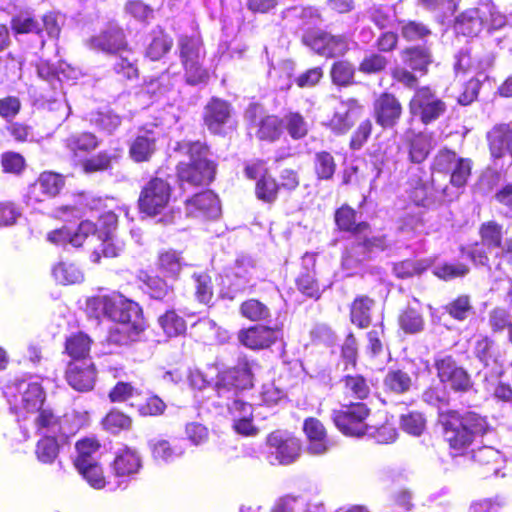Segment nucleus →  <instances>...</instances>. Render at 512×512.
I'll return each instance as SVG.
<instances>
[{
    "label": "nucleus",
    "mask_w": 512,
    "mask_h": 512,
    "mask_svg": "<svg viewBox=\"0 0 512 512\" xmlns=\"http://www.w3.org/2000/svg\"><path fill=\"white\" fill-rule=\"evenodd\" d=\"M252 364L240 362L236 367L221 372L215 384L220 401L227 407L233 420L234 431L242 436H256L259 429L253 424V406L240 397V392L252 386Z\"/></svg>",
    "instance_id": "f257e3e1"
},
{
    "label": "nucleus",
    "mask_w": 512,
    "mask_h": 512,
    "mask_svg": "<svg viewBox=\"0 0 512 512\" xmlns=\"http://www.w3.org/2000/svg\"><path fill=\"white\" fill-rule=\"evenodd\" d=\"M335 221L341 230L354 231L356 241L347 248L342 259L343 267L355 270L362 262L370 259L373 254L383 251L387 244L384 236L368 237L366 231L369 226L362 222L356 224V213L349 206H342L336 211Z\"/></svg>",
    "instance_id": "f03ea898"
},
{
    "label": "nucleus",
    "mask_w": 512,
    "mask_h": 512,
    "mask_svg": "<svg viewBox=\"0 0 512 512\" xmlns=\"http://www.w3.org/2000/svg\"><path fill=\"white\" fill-rule=\"evenodd\" d=\"M439 421L444 429L445 440L458 451L467 448L476 436L483 435L488 428L486 418L474 411L441 412Z\"/></svg>",
    "instance_id": "7ed1b4c3"
},
{
    "label": "nucleus",
    "mask_w": 512,
    "mask_h": 512,
    "mask_svg": "<svg viewBox=\"0 0 512 512\" xmlns=\"http://www.w3.org/2000/svg\"><path fill=\"white\" fill-rule=\"evenodd\" d=\"M179 146L190 157L189 163H181L178 166L179 180L194 186L209 184L214 179L215 164L207 158L208 148L199 141Z\"/></svg>",
    "instance_id": "20e7f679"
},
{
    "label": "nucleus",
    "mask_w": 512,
    "mask_h": 512,
    "mask_svg": "<svg viewBox=\"0 0 512 512\" xmlns=\"http://www.w3.org/2000/svg\"><path fill=\"white\" fill-rule=\"evenodd\" d=\"M4 395L10 410L19 417L24 413L37 412L45 400L42 386L31 378L17 379L8 384Z\"/></svg>",
    "instance_id": "39448f33"
},
{
    "label": "nucleus",
    "mask_w": 512,
    "mask_h": 512,
    "mask_svg": "<svg viewBox=\"0 0 512 512\" xmlns=\"http://www.w3.org/2000/svg\"><path fill=\"white\" fill-rule=\"evenodd\" d=\"M111 320L117 322L115 333L126 335L123 339H113L121 343L128 340H135L144 329V321L140 306L121 295H115L114 307L112 308ZM112 333V338H114Z\"/></svg>",
    "instance_id": "423d86ee"
},
{
    "label": "nucleus",
    "mask_w": 512,
    "mask_h": 512,
    "mask_svg": "<svg viewBox=\"0 0 512 512\" xmlns=\"http://www.w3.org/2000/svg\"><path fill=\"white\" fill-rule=\"evenodd\" d=\"M178 46L187 82L191 85L205 82L208 74L202 66L205 53L201 40L196 36H181Z\"/></svg>",
    "instance_id": "0eeeda50"
},
{
    "label": "nucleus",
    "mask_w": 512,
    "mask_h": 512,
    "mask_svg": "<svg viewBox=\"0 0 512 512\" xmlns=\"http://www.w3.org/2000/svg\"><path fill=\"white\" fill-rule=\"evenodd\" d=\"M75 414L57 415L51 408H40L34 418L36 433L39 436L68 438L80 428Z\"/></svg>",
    "instance_id": "6e6552de"
},
{
    "label": "nucleus",
    "mask_w": 512,
    "mask_h": 512,
    "mask_svg": "<svg viewBox=\"0 0 512 512\" xmlns=\"http://www.w3.org/2000/svg\"><path fill=\"white\" fill-rule=\"evenodd\" d=\"M366 404L357 402L343 405L338 410H333L332 419L335 426L346 436L360 437L369 431V425L365 420L369 415Z\"/></svg>",
    "instance_id": "1a4fd4ad"
},
{
    "label": "nucleus",
    "mask_w": 512,
    "mask_h": 512,
    "mask_svg": "<svg viewBox=\"0 0 512 512\" xmlns=\"http://www.w3.org/2000/svg\"><path fill=\"white\" fill-rule=\"evenodd\" d=\"M481 242L475 243L466 250L467 256L475 265L487 266L488 253L499 250L503 245V226L496 221H487L480 225Z\"/></svg>",
    "instance_id": "9d476101"
},
{
    "label": "nucleus",
    "mask_w": 512,
    "mask_h": 512,
    "mask_svg": "<svg viewBox=\"0 0 512 512\" xmlns=\"http://www.w3.org/2000/svg\"><path fill=\"white\" fill-rule=\"evenodd\" d=\"M171 185L164 179L155 177L141 190L138 204L141 212L148 216L163 213L169 206L171 199Z\"/></svg>",
    "instance_id": "9b49d317"
},
{
    "label": "nucleus",
    "mask_w": 512,
    "mask_h": 512,
    "mask_svg": "<svg viewBox=\"0 0 512 512\" xmlns=\"http://www.w3.org/2000/svg\"><path fill=\"white\" fill-rule=\"evenodd\" d=\"M110 468L114 477L111 490L125 489L141 470L142 459L137 450L124 446L115 452Z\"/></svg>",
    "instance_id": "f8f14e48"
},
{
    "label": "nucleus",
    "mask_w": 512,
    "mask_h": 512,
    "mask_svg": "<svg viewBox=\"0 0 512 512\" xmlns=\"http://www.w3.org/2000/svg\"><path fill=\"white\" fill-rule=\"evenodd\" d=\"M267 459L272 465H288L300 455V441L284 431L270 433L266 440Z\"/></svg>",
    "instance_id": "ddd939ff"
},
{
    "label": "nucleus",
    "mask_w": 512,
    "mask_h": 512,
    "mask_svg": "<svg viewBox=\"0 0 512 512\" xmlns=\"http://www.w3.org/2000/svg\"><path fill=\"white\" fill-rule=\"evenodd\" d=\"M434 368L440 382L448 384L452 390L466 392L472 387L469 374L451 355L437 354L434 358Z\"/></svg>",
    "instance_id": "4468645a"
},
{
    "label": "nucleus",
    "mask_w": 512,
    "mask_h": 512,
    "mask_svg": "<svg viewBox=\"0 0 512 512\" xmlns=\"http://www.w3.org/2000/svg\"><path fill=\"white\" fill-rule=\"evenodd\" d=\"M410 112L428 124L446 111V104L427 86L416 89L410 100Z\"/></svg>",
    "instance_id": "2eb2a0df"
},
{
    "label": "nucleus",
    "mask_w": 512,
    "mask_h": 512,
    "mask_svg": "<svg viewBox=\"0 0 512 512\" xmlns=\"http://www.w3.org/2000/svg\"><path fill=\"white\" fill-rule=\"evenodd\" d=\"M86 45L91 50L115 55L125 52L128 48L123 30L115 25H110L99 34L90 37Z\"/></svg>",
    "instance_id": "dca6fc26"
},
{
    "label": "nucleus",
    "mask_w": 512,
    "mask_h": 512,
    "mask_svg": "<svg viewBox=\"0 0 512 512\" xmlns=\"http://www.w3.org/2000/svg\"><path fill=\"white\" fill-rule=\"evenodd\" d=\"M363 106L354 98L341 100L334 108L328 127L337 134L348 132L361 116Z\"/></svg>",
    "instance_id": "f3484780"
},
{
    "label": "nucleus",
    "mask_w": 512,
    "mask_h": 512,
    "mask_svg": "<svg viewBox=\"0 0 512 512\" xmlns=\"http://www.w3.org/2000/svg\"><path fill=\"white\" fill-rule=\"evenodd\" d=\"M66 381L79 392H88L94 388L96 370L91 360L72 361L66 370Z\"/></svg>",
    "instance_id": "a211bd4d"
},
{
    "label": "nucleus",
    "mask_w": 512,
    "mask_h": 512,
    "mask_svg": "<svg viewBox=\"0 0 512 512\" xmlns=\"http://www.w3.org/2000/svg\"><path fill=\"white\" fill-rule=\"evenodd\" d=\"M304 42L316 53L325 57L342 56L349 49L348 40L344 36L318 33L304 37Z\"/></svg>",
    "instance_id": "6ab92c4d"
},
{
    "label": "nucleus",
    "mask_w": 512,
    "mask_h": 512,
    "mask_svg": "<svg viewBox=\"0 0 512 512\" xmlns=\"http://www.w3.org/2000/svg\"><path fill=\"white\" fill-rule=\"evenodd\" d=\"M186 213L190 217L214 219L220 215V204L216 194L210 190L203 191L187 199Z\"/></svg>",
    "instance_id": "aec40b11"
},
{
    "label": "nucleus",
    "mask_w": 512,
    "mask_h": 512,
    "mask_svg": "<svg viewBox=\"0 0 512 512\" xmlns=\"http://www.w3.org/2000/svg\"><path fill=\"white\" fill-rule=\"evenodd\" d=\"M96 232L95 223L90 220L82 221L77 230L71 232L66 227L51 231L47 235V240L56 245L80 247L90 237H94Z\"/></svg>",
    "instance_id": "412c9836"
},
{
    "label": "nucleus",
    "mask_w": 512,
    "mask_h": 512,
    "mask_svg": "<svg viewBox=\"0 0 512 512\" xmlns=\"http://www.w3.org/2000/svg\"><path fill=\"white\" fill-rule=\"evenodd\" d=\"M64 178L57 173L46 171L29 186L27 197L29 201L38 203L46 198L55 197L64 186Z\"/></svg>",
    "instance_id": "4be33fe9"
},
{
    "label": "nucleus",
    "mask_w": 512,
    "mask_h": 512,
    "mask_svg": "<svg viewBox=\"0 0 512 512\" xmlns=\"http://www.w3.org/2000/svg\"><path fill=\"white\" fill-rule=\"evenodd\" d=\"M373 110L376 123L383 128L394 127L402 114L400 102L390 93H382L375 100Z\"/></svg>",
    "instance_id": "5701e85b"
},
{
    "label": "nucleus",
    "mask_w": 512,
    "mask_h": 512,
    "mask_svg": "<svg viewBox=\"0 0 512 512\" xmlns=\"http://www.w3.org/2000/svg\"><path fill=\"white\" fill-rule=\"evenodd\" d=\"M486 137L491 156L494 160L509 155L512 162V122L495 125L487 133Z\"/></svg>",
    "instance_id": "b1692460"
},
{
    "label": "nucleus",
    "mask_w": 512,
    "mask_h": 512,
    "mask_svg": "<svg viewBox=\"0 0 512 512\" xmlns=\"http://www.w3.org/2000/svg\"><path fill=\"white\" fill-rule=\"evenodd\" d=\"M490 7L489 5H480L460 14L456 18L455 31L464 36L473 37L478 35L485 24L486 10Z\"/></svg>",
    "instance_id": "393cba45"
},
{
    "label": "nucleus",
    "mask_w": 512,
    "mask_h": 512,
    "mask_svg": "<svg viewBox=\"0 0 512 512\" xmlns=\"http://www.w3.org/2000/svg\"><path fill=\"white\" fill-rule=\"evenodd\" d=\"M232 108L227 101L213 98L206 105L204 111V123L214 134L222 133L223 126L231 117Z\"/></svg>",
    "instance_id": "a878e982"
},
{
    "label": "nucleus",
    "mask_w": 512,
    "mask_h": 512,
    "mask_svg": "<svg viewBox=\"0 0 512 512\" xmlns=\"http://www.w3.org/2000/svg\"><path fill=\"white\" fill-rule=\"evenodd\" d=\"M304 432L308 439L307 451L312 455L326 453L331 443L327 438L323 424L315 419L309 418L304 422Z\"/></svg>",
    "instance_id": "bb28decb"
},
{
    "label": "nucleus",
    "mask_w": 512,
    "mask_h": 512,
    "mask_svg": "<svg viewBox=\"0 0 512 512\" xmlns=\"http://www.w3.org/2000/svg\"><path fill=\"white\" fill-rule=\"evenodd\" d=\"M173 46V39L159 26L146 37L145 55L152 61L160 60Z\"/></svg>",
    "instance_id": "cd10ccee"
},
{
    "label": "nucleus",
    "mask_w": 512,
    "mask_h": 512,
    "mask_svg": "<svg viewBox=\"0 0 512 512\" xmlns=\"http://www.w3.org/2000/svg\"><path fill=\"white\" fill-rule=\"evenodd\" d=\"M275 330L265 326H255L239 332L238 339L250 349H264L275 342Z\"/></svg>",
    "instance_id": "c85d7f7f"
},
{
    "label": "nucleus",
    "mask_w": 512,
    "mask_h": 512,
    "mask_svg": "<svg viewBox=\"0 0 512 512\" xmlns=\"http://www.w3.org/2000/svg\"><path fill=\"white\" fill-rule=\"evenodd\" d=\"M402 62L412 71L425 75L432 63V54L428 47H409L400 53Z\"/></svg>",
    "instance_id": "c756f323"
},
{
    "label": "nucleus",
    "mask_w": 512,
    "mask_h": 512,
    "mask_svg": "<svg viewBox=\"0 0 512 512\" xmlns=\"http://www.w3.org/2000/svg\"><path fill=\"white\" fill-rule=\"evenodd\" d=\"M156 134L153 131H144L131 143L129 153L136 162H143L150 159L155 151Z\"/></svg>",
    "instance_id": "7c9ffc66"
},
{
    "label": "nucleus",
    "mask_w": 512,
    "mask_h": 512,
    "mask_svg": "<svg viewBox=\"0 0 512 512\" xmlns=\"http://www.w3.org/2000/svg\"><path fill=\"white\" fill-rule=\"evenodd\" d=\"M383 385L386 391L401 395L410 391L413 379L408 372L402 369H389L384 377Z\"/></svg>",
    "instance_id": "2f4dec72"
},
{
    "label": "nucleus",
    "mask_w": 512,
    "mask_h": 512,
    "mask_svg": "<svg viewBox=\"0 0 512 512\" xmlns=\"http://www.w3.org/2000/svg\"><path fill=\"white\" fill-rule=\"evenodd\" d=\"M67 438L41 436L36 444L35 455L43 464H52L58 456L59 447Z\"/></svg>",
    "instance_id": "473e14b6"
},
{
    "label": "nucleus",
    "mask_w": 512,
    "mask_h": 512,
    "mask_svg": "<svg viewBox=\"0 0 512 512\" xmlns=\"http://www.w3.org/2000/svg\"><path fill=\"white\" fill-rule=\"evenodd\" d=\"M158 324L163 333L171 338L186 332V321L174 309L166 310L158 317Z\"/></svg>",
    "instance_id": "72a5a7b5"
},
{
    "label": "nucleus",
    "mask_w": 512,
    "mask_h": 512,
    "mask_svg": "<svg viewBox=\"0 0 512 512\" xmlns=\"http://www.w3.org/2000/svg\"><path fill=\"white\" fill-rule=\"evenodd\" d=\"M374 300L367 296L357 297L351 305V321L359 328H367L371 323V310Z\"/></svg>",
    "instance_id": "f704fd0d"
},
{
    "label": "nucleus",
    "mask_w": 512,
    "mask_h": 512,
    "mask_svg": "<svg viewBox=\"0 0 512 512\" xmlns=\"http://www.w3.org/2000/svg\"><path fill=\"white\" fill-rule=\"evenodd\" d=\"M419 306V301L413 298V301L408 303L406 310L400 315V326L407 333H417L423 329L424 320Z\"/></svg>",
    "instance_id": "c9c22d12"
},
{
    "label": "nucleus",
    "mask_w": 512,
    "mask_h": 512,
    "mask_svg": "<svg viewBox=\"0 0 512 512\" xmlns=\"http://www.w3.org/2000/svg\"><path fill=\"white\" fill-rule=\"evenodd\" d=\"M152 456L157 461L169 463L181 457L184 450L180 446H172L165 439H152L149 441Z\"/></svg>",
    "instance_id": "e433bc0d"
},
{
    "label": "nucleus",
    "mask_w": 512,
    "mask_h": 512,
    "mask_svg": "<svg viewBox=\"0 0 512 512\" xmlns=\"http://www.w3.org/2000/svg\"><path fill=\"white\" fill-rule=\"evenodd\" d=\"M196 328L201 334L199 337L204 343L210 344H224L229 340V335L226 331L217 326L215 321L211 319H201L197 322Z\"/></svg>",
    "instance_id": "4c0bfd02"
},
{
    "label": "nucleus",
    "mask_w": 512,
    "mask_h": 512,
    "mask_svg": "<svg viewBox=\"0 0 512 512\" xmlns=\"http://www.w3.org/2000/svg\"><path fill=\"white\" fill-rule=\"evenodd\" d=\"M79 474L88 482V484L95 489H103L107 487L111 490L114 486L113 482L106 480L103 475V470L98 464V461H93L90 464H85L83 467H75Z\"/></svg>",
    "instance_id": "58836bf2"
},
{
    "label": "nucleus",
    "mask_w": 512,
    "mask_h": 512,
    "mask_svg": "<svg viewBox=\"0 0 512 512\" xmlns=\"http://www.w3.org/2000/svg\"><path fill=\"white\" fill-rule=\"evenodd\" d=\"M98 144L96 136L89 132L72 134L65 140V146L75 156L96 149Z\"/></svg>",
    "instance_id": "ea45409f"
},
{
    "label": "nucleus",
    "mask_w": 512,
    "mask_h": 512,
    "mask_svg": "<svg viewBox=\"0 0 512 512\" xmlns=\"http://www.w3.org/2000/svg\"><path fill=\"white\" fill-rule=\"evenodd\" d=\"M91 339L84 333L72 335L66 340V352L73 361L91 360L88 358Z\"/></svg>",
    "instance_id": "a19ab883"
},
{
    "label": "nucleus",
    "mask_w": 512,
    "mask_h": 512,
    "mask_svg": "<svg viewBox=\"0 0 512 512\" xmlns=\"http://www.w3.org/2000/svg\"><path fill=\"white\" fill-rule=\"evenodd\" d=\"M255 128L259 140L273 142L282 134V120L273 115L265 116L259 120Z\"/></svg>",
    "instance_id": "79ce46f5"
},
{
    "label": "nucleus",
    "mask_w": 512,
    "mask_h": 512,
    "mask_svg": "<svg viewBox=\"0 0 512 512\" xmlns=\"http://www.w3.org/2000/svg\"><path fill=\"white\" fill-rule=\"evenodd\" d=\"M253 266L249 263L246 265L244 261H236L235 266L228 276L231 278L230 289L234 293L245 291L251 284V271Z\"/></svg>",
    "instance_id": "37998d69"
},
{
    "label": "nucleus",
    "mask_w": 512,
    "mask_h": 512,
    "mask_svg": "<svg viewBox=\"0 0 512 512\" xmlns=\"http://www.w3.org/2000/svg\"><path fill=\"white\" fill-rule=\"evenodd\" d=\"M472 458L479 465L491 466L493 475L498 476L501 470L502 455L491 446H483L476 450H472Z\"/></svg>",
    "instance_id": "c03bdc74"
},
{
    "label": "nucleus",
    "mask_w": 512,
    "mask_h": 512,
    "mask_svg": "<svg viewBox=\"0 0 512 512\" xmlns=\"http://www.w3.org/2000/svg\"><path fill=\"white\" fill-rule=\"evenodd\" d=\"M115 295H97L87 300L86 310L89 316L96 319L106 316L111 319Z\"/></svg>",
    "instance_id": "a18cd8bd"
},
{
    "label": "nucleus",
    "mask_w": 512,
    "mask_h": 512,
    "mask_svg": "<svg viewBox=\"0 0 512 512\" xmlns=\"http://www.w3.org/2000/svg\"><path fill=\"white\" fill-rule=\"evenodd\" d=\"M99 444L94 439H83L76 443V457L74 459L75 467H83L97 460Z\"/></svg>",
    "instance_id": "49530a36"
},
{
    "label": "nucleus",
    "mask_w": 512,
    "mask_h": 512,
    "mask_svg": "<svg viewBox=\"0 0 512 512\" xmlns=\"http://www.w3.org/2000/svg\"><path fill=\"white\" fill-rule=\"evenodd\" d=\"M53 276L63 285L80 283L84 276L81 270L73 263L60 262L53 268Z\"/></svg>",
    "instance_id": "de8ad7c7"
},
{
    "label": "nucleus",
    "mask_w": 512,
    "mask_h": 512,
    "mask_svg": "<svg viewBox=\"0 0 512 512\" xmlns=\"http://www.w3.org/2000/svg\"><path fill=\"white\" fill-rule=\"evenodd\" d=\"M117 55L119 57L114 64L115 73L128 80L136 79L138 77V68L136 66V60L133 58L132 51L126 48L125 52H121Z\"/></svg>",
    "instance_id": "09e8293b"
},
{
    "label": "nucleus",
    "mask_w": 512,
    "mask_h": 512,
    "mask_svg": "<svg viewBox=\"0 0 512 512\" xmlns=\"http://www.w3.org/2000/svg\"><path fill=\"white\" fill-rule=\"evenodd\" d=\"M345 394L357 399H365L370 393L367 380L361 375H347L342 379Z\"/></svg>",
    "instance_id": "8fccbe9b"
},
{
    "label": "nucleus",
    "mask_w": 512,
    "mask_h": 512,
    "mask_svg": "<svg viewBox=\"0 0 512 512\" xmlns=\"http://www.w3.org/2000/svg\"><path fill=\"white\" fill-rule=\"evenodd\" d=\"M469 272L467 265L463 263L438 262L432 266V273L445 281L463 277Z\"/></svg>",
    "instance_id": "3c124183"
},
{
    "label": "nucleus",
    "mask_w": 512,
    "mask_h": 512,
    "mask_svg": "<svg viewBox=\"0 0 512 512\" xmlns=\"http://www.w3.org/2000/svg\"><path fill=\"white\" fill-rule=\"evenodd\" d=\"M159 268L168 276H177L183 266V261L175 250H166L159 254L158 258Z\"/></svg>",
    "instance_id": "603ef678"
},
{
    "label": "nucleus",
    "mask_w": 512,
    "mask_h": 512,
    "mask_svg": "<svg viewBox=\"0 0 512 512\" xmlns=\"http://www.w3.org/2000/svg\"><path fill=\"white\" fill-rule=\"evenodd\" d=\"M314 168L318 179L329 180L335 173L336 163L329 152L322 151L315 154Z\"/></svg>",
    "instance_id": "864d4df0"
},
{
    "label": "nucleus",
    "mask_w": 512,
    "mask_h": 512,
    "mask_svg": "<svg viewBox=\"0 0 512 512\" xmlns=\"http://www.w3.org/2000/svg\"><path fill=\"white\" fill-rule=\"evenodd\" d=\"M431 140L427 135L418 134L410 141L409 156L412 162H423L430 153Z\"/></svg>",
    "instance_id": "5fc2aeb1"
},
{
    "label": "nucleus",
    "mask_w": 512,
    "mask_h": 512,
    "mask_svg": "<svg viewBox=\"0 0 512 512\" xmlns=\"http://www.w3.org/2000/svg\"><path fill=\"white\" fill-rule=\"evenodd\" d=\"M240 313L251 321H262L270 317L269 308L256 299H249L240 306Z\"/></svg>",
    "instance_id": "6e6d98bb"
},
{
    "label": "nucleus",
    "mask_w": 512,
    "mask_h": 512,
    "mask_svg": "<svg viewBox=\"0 0 512 512\" xmlns=\"http://www.w3.org/2000/svg\"><path fill=\"white\" fill-rule=\"evenodd\" d=\"M146 292L156 300H173V289L161 278L150 277L146 281Z\"/></svg>",
    "instance_id": "4d7b16f0"
},
{
    "label": "nucleus",
    "mask_w": 512,
    "mask_h": 512,
    "mask_svg": "<svg viewBox=\"0 0 512 512\" xmlns=\"http://www.w3.org/2000/svg\"><path fill=\"white\" fill-rule=\"evenodd\" d=\"M285 124L288 134L293 139H301L307 135L308 125L302 115L299 113H289L282 120Z\"/></svg>",
    "instance_id": "13d9d810"
},
{
    "label": "nucleus",
    "mask_w": 512,
    "mask_h": 512,
    "mask_svg": "<svg viewBox=\"0 0 512 512\" xmlns=\"http://www.w3.org/2000/svg\"><path fill=\"white\" fill-rule=\"evenodd\" d=\"M91 123L110 134L120 126L121 118L110 110L99 111L92 116Z\"/></svg>",
    "instance_id": "bf43d9fd"
},
{
    "label": "nucleus",
    "mask_w": 512,
    "mask_h": 512,
    "mask_svg": "<svg viewBox=\"0 0 512 512\" xmlns=\"http://www.w3.org/2000/svg\"><path fill=\"white\" fill-rule=\"evenodd\" d=\"M354 66L348 61L335 62L331 69V77L334 84L347 86L353 82Z\"/></svg>",
    "instance_id": "052dcab7"
},
{
    "label": "nucleus",
    "mask_w": 512,
    "mask_h": 512,
    "mask_svg": "<svg viewBox=\"0 0 512 512\" xmlns=\"http://www.w3.org/2000/svg\"><path fill=\"white\" fill-rule=\"evenodd\" d=\"M425 425V418L418 412H409L403 414L400 418L402 430L412 436H420L425 429Z\"/></svg>",
    "instance_id": "680f3d73"
},
{
    "label": "nucleus",
    "mask_w": 512,
    "mask_h": 512,
    "mask_svg": "<svg viewBox=\"0 0 512 512\" xmlns=\"http://www.w3.org/2000/svg\"><path fill=\"white\" fill-rule=\"evenodd\" d=\"M446 312L458 321H464L472 312L470 298L467 295H461L445 306Z\"/></svg>",
    "instance_id": "e2e57ef3"
},
{
    "label": "nucleus",
    "mask_w": 512,
    "mask_h": 512,
    "mask_svg": "<svg viewBox=\"0 0 512 512\" xmlns=\"http://www.w3.org/2000/svg\"><path fill=\"white\" fill-rule=\"evenodd\" d=\"M184 434L185 438L196 447L204 445L209 439V429L197 421L186 423Z\"/></svg>",
    "instance_id": "0e129e2a"
},
{
    "label": "nucleus",
    "mask_w": 512,
    "mask_h": 512,
    "mask_svg": "<svg viewBox=\"0 0 512 512\" xmlns=\"http://www.w3.org/2000/svg\"><path fill=\"white\" fill-rule=\"evenodd\" d=\"M103 426L111 433H118L131 426V418L119 410H111L103 419Z\"/></svg>",
    "instance_id": "69168bd1"
},
{
    "label": "nucleus",
    "mask_w": 512,
    "mask_h": 512,
    "mask_svg": "<svg viewBox=\"0 0 512 512\" xmlns=\"http://www.w3.org/2000/svg\"><path fill=\"white\" fill-rule=\"evenodd\" d=\"M401 35L407 41L423 40L431 34L424 24L416 21L400 22Z\"/></svg>",
    "instance_id": "338daca9"
},
{
    "label": "nucleus",
    "mask_w": 512,
    "mask_h": 512,
    "mask_svg": "<svg viewBox=\"0 0 512 512\" xmlns=\"http://www.w3.org/2000/svg\"><path fill=\"white\" fill-rule=\"evenodd\" d=\"M278 184L270 176H262L256 183V195L258 199L271 203L277 198Z\"/></svg>",
    "instance_id": "774afa93"
}]
</instances>
